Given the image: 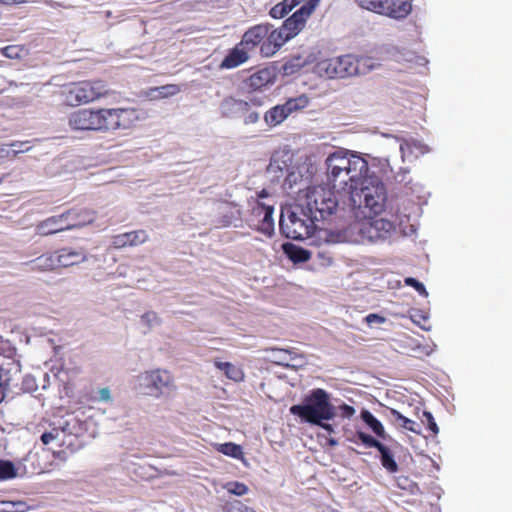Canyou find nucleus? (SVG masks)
<instances>
[{"label": "nucleus", "instance_id": "a878e982", "mask_svg": "<svg viewBox=\"0 0 512 512\" xmlns=\"http://www.w3.org/2000/svg\"><path fill=\"white\" fill-rule=\"evenodd\" d=\"M289 115L290 111L287 109V105L284 103L269 109L264 115V120L269 127H275L281 124Z\"/></svg>", "mask_w": 512, "mask_h": 512}, {"label": "nucleus", "instance_id": "393cba45", "mask_svg": "<svg viewBox=\"0 0 512 512\" xmlns=\"http://www.w3.org/2000/svg\"><path fill=\"white\" fill-rule=\"evenodd\" d=\"M377 450L380 454V462L383 468L391 474L397 473L399 466L395 460V454L392 447L381 443Z\"/></svg>", "mask_w": 512, "mask_h": 512}, {"label": "nucleus", "instance_id": "b1692460", "mask_svg": "<svg viewBox=\"0 0 512 512\" xmlns=\"http://www.w3.org/2000/svg\"><path fill=\"white\" fill-rule=\"evenodd\" d=\"M274 75L269 68H262L249 76L246 83L253 90H260L273 82Z\"/></svg>", "mask_w": 512, "mask_h": 512}, {"label": "nucleus", "instance_id": "f8f14e48", "mask_svg": "<svg viewBox=\"0 0 512 512\" xmlns=\"http://www.w3.org/2000/svg\"><path fill=\"white\" fill-rule=\"evenodd\" d=\"M38 432H41V442L44 445H54L56 448H63L72 445V433L66 420L59 419L57 422L43 420L37 425Z\"/></svg>", "mask_w": 512, "mask_h": 512}, {"label": "nucleus", "instance_id": "7ed1b4c3", "mask_svg": "<svg viewBox=\"0 0 512 512\" xmlns=\"http://www.w3.org/2000/svg\"><path fill=\"white\" fill-rule=\"evenodd\" d=\"M114 92L102 79H87L63 84L58 96L62 105L76 108L95 103L111 96Z\"/></svg>", "mask_w": 512, "mask_h": 512}, {"label": "nucleus", "instance_id": "4468645a", "mask_svg": "<svg viewBox=\"0 0 512 512\" xmlns=\"http://www.w3.org/2000/svg\"><path fill=\"white\" fill-rule=\"evenodd\" d=\"M273 205L257 200L252 207V215L261 218L258 230L270 236L274 232Z\"/></svg>", "mask_w": 512, "mask_h": 512}, {"label": "nucleus", "instance_id": "c03bdc74", "mask_svg": "<svg viewBox=\"0 0 512 512\" xmlns=\"http://www.w3.org/2000/svg\"><path fill=\"white\" fill-rule=\"evenodd\" d=\"M21 52L22 48L17 45L6 46L2 49V53L8 58H18Z\"/></svg>", "mask_w": 512, "mask_h": 512}, {"label": "nucleus", "instance_id": "9d476101", "mask_svg": "<svg viewBox=\"0 0 512 512\" xmlns=\"http://www.w3.org/2000/svg\"><path fill=\"white\" fill-rule=\"evenodd\" d=\"M355 3L361 9L396 20L405 19L412 11L408 0H355Z\"/></svg>", "mask_w": 512, "mask_h": 512}, {"label": "nucleus", "instance_id": "4c0bfd02", "mask_svg": "<svg viewBox=\"0 0 512 512\" xmlns=\"http://www.w3.org/2000/svg\"><path fill=\"white\" fill-rule=\"evenodd\" d=\"M224 488L231 494L236 496L245 495L248 492V486L238 481L228 482Z\"/></svg>", "mask_w": 512, "mask_h": 512}, {"label": "nucleus", "instance_id": "c756f323", "mask_svg": "<svg viewBox=\"0 0 512 512\" xmlns=\"http://www.w3.org/2000/svg\"><path fill=\"white\" fill-rule=\"evenodd\" d=\"M284 250L289 258L294 262H306L310 259V252L304 248L293 244L284 245Z\"/></svg>", "mask_w": 512, "mask_h": 512}, {"label": "nucleus", "instance_id": "9b49d317", "mask_svg": "<svg viewBox=\"0 0 512 512\" xmlns=\"http://www.w3.org/2000/svg\"><path fill=\"white\" fill-rule=\"evenodd\" d=\"M300 214L305 218H301L296 211H293L286 220H280V229L287 238L304 240L313 233L317 220L312 219V216L303 207H301Z\"/></svg>", "mask_w": 512, "mask_h": 512}, {"label": "nucleus", "instance_id": "49530a36", "mask_svg": "<svg viewBox=\"0 0 512 512\" xmlns=\"http://www.w3.org/2000/svg\"><path fill=\"white\" fill-rule=\"evenodd\" d=\"M8 388V379L6 375L3 373L2 369H0V403L3 401L5 397L6 390Z\"/></svg>", "mask_w": 512, "mask_h": 512}, {"label": "nucleus", "instance_id": "2eb2a0df", "mask_svg": "<svg viewBox=\"0 0 512 512\" xmlns=\"http://www.w3.org/2000/svg\"><path fill=\"white\" fill-rule=\"evenodd\" d=\"M70 230L64 212L59 215L48 217L35 226V231L40 236H50L63 231Z\"/></svg>", "mask_w": 512, "mask_h": 512}, {"label": "nucleus", "instance_id": "aec40b11", "mask_svg": "<svg viewBox=\"0 0 512 512\" xmlns=\"http://www.w3.org/2000/svg\"><path fill=\"white\" fill-rule=\"evenodd\" d=\"M224 105L230 110L239 114L243 118V122L246 125L255 124L259 120V113L251 110V105L244 100L229 98L226 99Z\"/></svg>", "mask_w": 512, "mask_h": 512}, {"label": "nucleus", "instance_id": "2f4dec72", "mask_svg": "<svg viewBox=\"0 0 512 512\" xmlns=\"http://www.w3.org/2000/svg\"><path fill=\"white\" fill-rule=\"evenodd\" d=\"M181 91V87L177 84H166L160 87L151 89V94L157 93L156 98H167L178 94Z\"/></svg>", "mask_w": 512, "mask_h": 512}, {"label": "nucleus", "instance_id": "4be33fe9", "mask_svg": "<svg viewBox=\"0 0 512 512\" xmlns=\"http://www.w3.org/2000/svg\"><path fill=\"white\" fill-rule=\"evenodd\" d=\"M29 272H50L58 270L55 251L44 253L24 264Z\"/></svg>", "mask_w": 512, "mask_h": 512}, {"label": "nucleus", "instance_id": "0eeeda50", "mask_svg": "<svg viewBox=\"0 0 512 512\" xmlns=\"http://www.w3.org/2000/svg\"><path fill=\"white\" fill-rule=\"evenodd\" d=\"M241 45L250 51L259 48L263 57L273 56L282 46L281 32L268 24H258L250 27L241 38Z\"/></svg>", "mask_w": 512, "mask_h": 512}, {"label": "nucleus", "instance_id": "5fc2aeb1", "mask_svg": "<svg viewBox=\"0 0 512 512\" xmlns=\"http://www.w3.org/2000/svg\"><path fill=\"white\" fill-rule=\"evenodd\" d=\"M267 196H268V192H267L265 189H263L262 191H260V192L258 193V197H259V198H265V197H267Z\"/></svg>", "mask_w": 512, "mask_h": 512}, {"label": "nucleus", "instance_id": "473e14b6", "mask_svg": "<svg viewBox=\"0 0 512 512\" xmlns=\"http://www.w3.org/2000/svg\"><path fill=\"white\" fill-rule=\"evenodd\" d=\"M285 104L287 105V109L290 111V114H292L295 111L306 108L309 104V98L306 95H301L297 98L287 100Z\"/></svg>", "mask_w": 512, "mask_h": 512}, {"label": "nucleus", "instance_id": "412c9836", "mask_svg": "<svg viewBox=\"0 0 512 512\" xmlns=\"http://www.w3.org/2000/svg\"><path fill=\"white\" fill-rule=\"evenodd\" d=\"M251 51L244 45H241V41L231 50L222 60L220 64L221 69H233L241 64L245 63L249 59V53Z\"/></svg>", "mask_w": 512, "mask_h": 512}, {"label": "nucleus", "instance_id": "de8ad7c7", "mask_svg": "<svg viewBox=\"0 0 512 512\" xmlns=\"http://www.w3.org/2000/svg\"><path fill=\"white\" fill-rule=\"evenodd\" d=\"M141 319L146 324L151 325L152 322L158 321V316H157V314L155 312L149 311V312L144 313L141 316Z\"/></svg>", "mask_w": 512, "mask_h": 512}, {"label": "nucleus", "instance_id": "09e8293b", "mask_svg": "<svg viewBox=\"0 0 512 512\" xmlns=\"http://www.w3.org/2000/svg\"><path fill=\"white\" fill-rule=\"evenodd\" d=\"M365 322L367 324H372L374 322H377V323H384L385 322V318L378 315V314H375V313H371V314H368L366 317H365Z\"/></svg>", "mask_w": 512, "mask_h": 512}, {"label": "nucleus", "instance_id": "3c124183", "mask_svg": "<svg viewBox=\"0 0 512 512\" xmlns=\"http://www.w3.org/2000/svg\"><path fill=\"white\" fill-rule=\"evenodd\" d=\"M28 2H29L28 0H0V4L7 5V6L25 4Z\"/></svg>", "mask_w": 512, "mask_h": 512}, {"label": "nucleus", "instance_id": "ea45409f", "mask_svg": "<svg viewBox=\"0 0 512 512\" xmlns=\"http://www.w3.org/2000/svg\"><path fill=\"white\" fill-rule=\"evenodd\" d=\"M416 148L420 153H424V146L416 141H404L400 145V150L405 155L407 152H412Z\"/></svg>", "mask_w": 512, "mask_h": 512}, {"label": "nucleus", "instance_id": "f257e3e1", "mask_svg": "<svg viewBox=\"0 0 512 512\" xmlns=\"http://www.w3.org/2000/svg\"><path fill=\"white\" fill-rule=\"evenodd\" d=\"M139 120L136 108H80L68 116V126L76 132H111L133 127Z\"/></svg>", "mask_w": 512, "mask_h": 512}, {"label": "nucleus", "instance_id": "a19ab883", "mask_svg": "<svg viewBox=\"0 0 512 512\" xmlns=\"http://www.w3.org/2000/svg\"><path fill=\"white\" fill-rule=\"evenodd\" d=\"M405 284L413 287L420 295H422L424 297L428 296V292H427L425 286L421 282H419L417 279H415L413 277H407L405 279Z\"/></svg>", "mask_w": 512, "mask_h": 512}, {"label": "nucleus", "instance_id": "1a4fd4ad", "mask_svg": "<svg viewBox=\"0 0 512 512\" xmlns=\"http://www.w3.org/2000/svg\"><path fill=\"white\" fill-rule=\"evenodd\" d=\"M139 390L151 397L160 398L165 392L176 389L173 374L166 369H152L138 375Z\"/></svg>", "mask_w": 512, "mask_h": 512}, {"label": "nucleus", "instance_id": "f3484780", "mask_svg": "<svg viewBox=\"0 0 512 512\" xmlns=\"http://www.w3.org/2000/svg\"><path fill=\"white\" fill-rule=\"evenodd\" d=\"M308 18V16H304V14L298 9L284 21L280 28L276 29V31L281 32L283 45L288 40L295 37L304 28Z\"/></svg>", "mask_w": 512, "mask_h": 512}, {"label": "nucleus", "instance_id": "39448f33", "mask_svg": "<svg viewBox=\"0 0 512 512\" xmlns=\"http://www.w3.org/2000/svg\"><path fill=\"white\" fill-rule=\"evenodd\" d=\"M387 194L384 184L379 180H368L367 177L357 190L351 191L345 205L352 210L368 209L369 213L378 215L384 211Z\"/></svg>", "mask_w": 512, "mask_h": 512}, {"label": "nucleus", "instance_id": "dca6fc26", "mask_svg": "<svg viewBox=\"0 0 512 512\" xmlns=\"http://www.w3.org/2000/svg\"><path fill=\"white\" fill-rule=\"evenodd\" d=\"M394 230V224L383 218L369 221L362 228L363 233L367 234L368 238L372 241L384 240L388 238Z\"/></svg>", "mask_w": 512, "mask_h": 512}, {"label": "nucleus", "instance_id": "f03ea898", "mask_svg": "<svg viewBox=\"0 0 512 512\" xmlns=\"http://www.w3.org/2000/svg\"><path fill=\"white\" fill-rule=\"evenodd\" d=\"M325 163L328 183L343 197L342 203L346 204L350 192L357 190L367 177V161L348 151L339 150L331 153Z\"/></svg>", "mask_w": 512, "mask_h": 512}, {"label": "nucleus", "instance_id": "37998d69", "mask_svg": "<svg viewBox=\"0 0 512 512\" xmlns=\"http://www.w3.org/2000/svg\"><path fill=\"white\" fill-rule=\"evenodd\" d=\"M338 412L340 417L344 419H350L354 416L356 411L353 406L343 403L338 406Z\"/></svg>", "mask_w": 512, "mask_h": 512}, {"label": "nucleus", "instance_id": "c85d7f7f", "mask_svg": "<svg viewBox=\"0 0 512 512\" xmlns=\"http://www.w3.org/2000/svg\"><path fill=\"white\" fill-rule=\"evenodd\" d=\"M361 418L378 437L385 438L384 426L371 412L367 410L362 411Z\"/></svg>", "mask_w": 512, "mask_h": 512}, {"label": "nucleus", "instance_id": "5701e85b", "mask_svg": "<svg viewBox=\"0 0 512 512\" xmlns=\"http://www.w3.org/2000/svg\"><path fill=\"white\" fill-rule=\"evenodd\" d=\"M311 53L296 54L289 57L282 65L281 71L285 76H292L312 63Z\"/></svg>", "mask_w": 512, "mask_h": 512}, {"label": "nucleus", "instance_id": "bb28decb", "mask_svg": "<svg viewBox=\"0 0 512 512\" xmlns=\"http://www.w3.org/2000/svg\"><path fill=\"white\" fill-rule=\"evenodd\" d=\"M213 364L217 369L222 371L228 379L234 382H241L244 380L243 370L240 367L234 365L233 363L223 362L220 359L216 358L214 359Z\"/></svg>", "mask_w": 512, "mask_h": 512}, {"label": "nucleus", "instance_id": "6e6d98bb", "mask_svg": "<svg viewBox=\"0 0 512 512\" xmlns=\"http://www.w3.org/2000/svg\"><path fill=\"white\" fill-rule=\"evenodd\" d=\"M328 443H329V445H331V446H335V445H337V441H336L335 439H333V438L329 439Z\"/></svg>", "mask_w": 512, "mask_h": 512}, {"label": "nucleus", "instance_id": "8fccbe9b", "mask_svg": "<svg viewBox=\"0 0 512 512\" xmlns=\"http://www.w3.org/2000/svg\"><path fill=\"white\" fill-rule=\"evenodd\" d=\"M98 393H99V400L105 401V402L111 400V393H110L109 388H107V387L101 388Z\"/></svg>", "mask_w": 512, "mask_h": 512}, {"label": "nucleus", "instance_id": "7c9ffc66", "mask_svg": "<svg viewBox=\"0 0 512 512\" xmlns=\"http://www.w3.org/2000/svg\"><path fill=\"white\" fill-rule=\"evenodd\" d=\"M215 448L218 452L235 459H242L244 455L242 447L233 442L216 444Z\"/></svg>", "mask_w": 512, "mask_h": 512}, {"label": "nucleus", "instance_id": "72a5a7b5", "mask_svg": "<svg viewBox=\"0 0 512 512\" xmlns=\"http://www.w3.org/2000/svg\"><path fill=\"white\" fill-rule=\"evenodd\" d=\"M17 472L11 461L0 460V481L16 477Z\"/></svg>", "mask_w": 512, "mask_h": 512}, {"label": "nucleus", "instance_id": "ddd939ff", "mask_svg": "<svg viewBox=\"0 0 512 512\" xmlns=\"http://www.w3.org/2000/svg\"><path fill=\"white\" fill-rule=\"evenodd\" d=\"M58 269L78 266L88 260V254L83 247H62L55 250Z\"/></svg>", "mask_w": 512, "mask_h": 512}, {"label": "nucleus", "instance_id": "a211bd4d", "mask_svg": "<svg viewBox=\"0 0 512 512\" xmlns=\"http://www.w3.org/2000/svg\"><path fill=\"white\" fill-rule=\"evenodd\" d=\"M70 230L79 229L92 224L96 219V212L88 208H72L64 212Z\"/></svg>", "mask_w": 512, "mask_h": 512}, {"label": "nucleus", "instance_id": "f704fd0d", "mask_svg": "<svg viewBox=\"0 0 512 512\" xmlns=\"http://www.w3.org/2000/svg\"><path fill=\"white\" fill-rule=\"evenodd\" d=\"M27 505L23 501H2L0 502V512H25Z\"/></svg>", "mask_w": 512, "mask_h": 512}, {"label": "nucleus", "instance_id": "864d4df0", "mask_svg": "<svg viewBox=\"0 0 512 512\" xmlns=\"http://www.w3.org/2000/svg\"><path fill=\"white\" fill-rule=\"evenodd\" d=\"M286 3V6H288V10H292L294 7L299 5L304 0H283Z\"/></svg>", "mask_w": 512, "mask_h": 512}, {"label": "nucleus", "instance_id": "c9c22d12", "mask_svg": "<svg viewBox=\"0 0 512 512\" xmlns=\"http://www.w3.org/2000/svg\"><path fill=\"white\" fill-rule=\"evenodd\" d=\"M222 512H256V511H254L252 508L244 505L239 500H233V501L227 502L223 506Z\"/></svg>", "mask_w": 512, "mask_h": 512}, {"label": "nucleus", "instance_id": "6ab92c4d", "mask_svg": "<svg viewBox=\"0 0 512 512\" xmlns=\"http://www.w3.org/2000/svg\"><path fill=\"white\" fill-rule=\"evenodd\" d=\"M147 240L148 234L145 230H135L112 236L111 245L115 249H122L143 244Z\"/></svg>", "mask_w": 512, "mask_h": 512}, {"label": "nucleus", "instance_id": "423d86ee", "mask_svg": "<svg viewBox=\"0 0 512 512\" xmlns=\"http://www.w3.org/2000/svg\"><path fill=\"white\" fill-rule=\"evenodd\" d=\"M303 197L300 206L317 221H323L331 216L343 199L335 195V190L324 185L308 187Z\"/></svg>", "mask_w": 512, "mask_h": 512}, {"label": "nucleus", "instance_id": "4d7b16f0", "mask_svg": "<svg viewBox=\"0 0 512 512\" xmlns=\"http://www.w3.org/2000/svg\"><path fill=\"white\" fill-rule=\"evenodd\" d=\"M229 224H230V222H229V221H227V222H225V224H224V225H225V226H228Z\"/></svg>", "mask_w": 512, "mask_h": 512}, {"label": "nucleus", "instance_id": "58836bf2", "mask_svg": "<svg viewBox=\"0 0 512 512\" xmlns=\"http://www.w3.org/2000/svg\"><path fill=\"white\" fill-rule=\"evenodd\" d=\"M291 10H288V6L284 1L276 4L270 10V16L275 19H281L285 17Z\"/></svg>", "mask_w": 512, "mask_h": 512}, {"label": "nucleus", "instance_id": "e433bc0d", "mask_svg": "<svg viewBox=\"0 0 512 512\" xmlns=\"http://www.w3.org/2000/svg\"><path fill=\"white\" fill-rule=\"evenodd\" d=\"M355 437H357V439L361 441V443L364 444L367 448L377 449V447L382 443L370 434H367L363 431H356Z\"/></svg>", "mask_w": 512, "mask_h": 512}, {"label": "nucleus", "instance_id": "a18cd8bd", "mask_svg": "<svg viewBox=\"0 0 512 512\" xmlns=\"http://www.w3.org/2000/svg\"><path fill=\"white\" fill-rule=\"evenodd\" d=\"M320 0H308L299 10L304 16L310 17L315 8L319 5Z\"/></svg>", "mask_w": 512, "mask_h": 512}, {"label": "nucleus", "instance_id": "79ce46f5", "mask_svg": "<svg viewBox=\"0 0 512 512\" xmlns=\"http://www.w3.org/2000/svg\"><path fill=\"white\" fill-rule=\"evenodd\" d=\"M423 416L427 423V428L432 432L433 435H437L439 433V427L435 422V419L431 412L424 411Z\"/></svg>", "mask_w": 512, "mask_h": 512}, {"label": "nucleus", "instance_id": "6e6552de", "mask_svg": "<svg viewBox=\"0 0 512 512\" xmlns=\"http://www.w3.org/2000/svg\"><path fill=\"white\" fill-rule=\"evenodd\" d=\"M368 59L358 58L354 55H342L322 59L315 66L316 73L329 79L347 78L360 74L361 65H366Z\"/></svg>", "mask_w": 512, "mask_h": 512}, {"label": "nucleus", "instance_id": "20e7f679", "mask_svg": "<svg viewBox=\"0 0 512 512\" xmlns=\"http://www.w3.org/2000/svg\"><path fill=\"white\" fill-rule=\"evenodd\" d=\"M289 411L309 424L330 421L337 415L336 408L330 401V394L322 388L312 389L301 404L291 406Z\"/></svg>", "mask_w": 512, "mask_h": 512}, {"label": "nucleus", "instance_id": "603ef678", "mask_svg": "<svg viewBox=\"0 0 512 512\" xmlns=\"http://www.w3.org/2000/svg\"><path fill=\"white\" fill-rule=\"evenodd\" d=\"M315 425L323 428L328 433H333L334 432L333 426L331 424H329V423H326V421H321L320 424H315Z\"/></svg>", "mask_w": 512, "mask_h": 512}, {"label": "nucleus", "instance_id": "cd10ccee", "mask_svg": "<svg viewBox=\"0 0 512 512\" xmlns=\"http://www.w3.org/2000/svg\"><path fill=\"white\" fill-rule=\"evenodd\" d=\"M389 413H390L391 420L394 423L398 424L400 427H402L408 431H411L413 433H416V434L420 433L419 425L416 422H414L413 420L402 415L398 410L390 409Z\"/></svg>", "mask_w": 512, "mask_h": 512}]
</instances>
